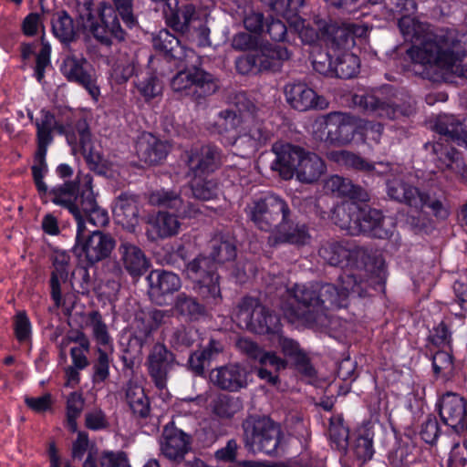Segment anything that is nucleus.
Wrapping results in <instances>:
<instances>
[{
	"label": "nucleus",
	"instance_id": "nucleus-58",
	"mask_svg": "<svg viewBox=\"0 0 467 467\" xmlns=\"http://www.w3.org/2000/svg\"><path fill=\"white\" fill-rule=\"evenodd\" d=\"M91 328L93 337L97 343V348H102L106 350L114 351L112 338L108 332V327L102 322L98 313H93L92 315Z\"/></svg>",
	"mask_w": 467,
	"mask_h": 467
},
{
	"label": "nucleus",
	"instance_id": "nucleus-24",
	"mask_svg": "<svg viewBox=\"0 0 467 467\" xmlns=\"http://www.w3.org/2000/svg\"><path fill=\"white\" fill-rule=\"evenodd\" d=\"M118 252L120 265L130 276L140 277L148 271L150 262L145 252L137 244L122 241Z\"/></svg>",
	"mask_w": 467,
	"mask_h": 467
},
{
	"label": "nucleus",
	"instance_id": "nucleus-61",
	"mask_svg": "<svg viewBox=\"0 0 467 467\" xmlns=\"http://www.w3.org/2000/svg\"><path fill=\"white\" fill-rule=\"evenodd\" d=\"M134 72V59L127 55H121L112 65L111 76L117 83L122 84L127 82L133 76Z\"/></svg>",
	"mask_w": 467,
	"mask_h": 467
},
{
	"label": "nucleus",
	"instance_id": "nucleus-2",
	"mask_svg": "<svg viewBox=\"0 0 467 467\" xmlns=\"http://www.w3.org/2000/svg\"><path fill=\"white\" fill-rule=\"evenodd\" d=\"M367 280L357 278L354 274L340 275L338 285L308 284L296 285L289 293L304 306V311L284 308L290 322L302 320L308 326H327V311L346 307L350 296H365Z\"/></svg>",
	"mask_w": 467,
	"mask_h": 467
},
{
	"label": "nucleus",
	"instance_id": "nucleus-3",
	"mask_svg": "<svg viewBox=\"0 0 467 467\" xmlns=\"http://www.w3.org/2000/svg\"><path fill=\"white\" fill-rule=\"evenodd\" d=\"M133 1L112 0L115 10L110 5L103 4L96 14L92 9V0H77V11L81 26L106 47L111 45L112 36L118 40H124L125 32L115 11L128 27L135 26L138 22L133 13Z\"/></svg>",
	"mask_w": 467,
	"mask_h": 467
},
{
	"label": "nucleus",
	"instance_id": "nucleus-15",
	"mask_svg": "<svg viewBox=\"0 0 467 467\" xmlns=\"http://www.w3.org/2000/svg\"><path fill=\"white\" fill-rule=\"evenodd\" d=\"M303 5V0H299L298 3H291V5H287L284 10V12L279 10H272L276 16H281L285 19L288 23L290 28H293L299 36L301 40L306 43L312 45L317 40H321L322 42H327L328 37H333V34H325L327 28L330 26H334L333 24H327L325 21H317L316 25L318 28V31L310 26L309 23H306V20L302 19L297 16V9Z\"/></svg>",
	"mask_w": 467,
	"mask_h": 467
},
{
	"label": "nucleus",
	"instance_id": "nucleus-13",
	"mask_svg": "<svg viewBox=\"0 0 467 467\" xmlns=\"http://www.w3.org/2000/svg\"><path fill=\"white\" fill-rule=\"evenodd\" d=\"M171 88L181 97L194 94L207 96L217 90L218 84L211 74L199 67H193L179 70L171 80Z\"/></svg>",
	"mask_w": 467,
	"mask_h": 467
},
{
	"label": "nucleus",
	"instance_id": "nucleus-51",
	"mask_svg": "<svg viewBox=\"0 0 467 467\" xmlns=\"http://www.w3.org/2000/svg\"><path fill=\"white\" fill-rule=\"evenodd\" d=\"M210 255L213 262L218 265L234 260L236 256L235 246L228 240L223 239L222 236H214L210 241Z\"/></svg>",
	"mask_w": 467,
	"mask_h": 467
},
{
	"label": "nucleus",
	"instance_id": "nucleus-19",
	"mask_svg": "<svg viewBox=\"0 0 467 467\" xmlns=\"http://www.w3.org/2000/svg\"><path fill=\"white\" fill-rule=\"evenodd\" d=\"M439 414L443 423L456 433L467 431V400L454 392H446L439 400Z\"/></svg>",
	"mask_w": 467,
	"mask_h": 467
},
{
	"label": "nucleus",
	"instance_id": "nucleus-43",
	"mask_svg": "<svg viewBox=\"0 0 467 467\" xmlns=\"http://www.w3.org/2000/svg\"><path fill=\"white\" fill-rule=\"evenodd\" d=\"M359 211V203L356 200L342 202L336 205L331 212V221L352 235L355 217Z\"/></svg>",
	"mask_w": 467,
	"mask_h": 467
},
{
	"label": "nucleus",
	"instance_id": "nucleus-41",
	"mask_svg": "<svg viewBox=\"0 0 467 467\" xmlns=\"http://www.w3.org/2000/svg\"><path fill=\"white\" fill-rule=\"evenodd\" d=\"M149 202L156 206L176 209L184 217H193L199 212V209L192 204H189L187 208H182V200L179 194L164 189L152 192L149 196Z\"/></svg>",
	"mask_w": 467,
	"mask_h": 467
},
{
	"label": "nucleus",
	"instance_id": "nucleus-31",
	"mask_svg": "<svg viewBox=\"0 0 467 467\" xmlns=\"http://www.w3.org/2000/svg\"><path fill=\"white\" fill-rule=\"evenodd\" d=\"M146 235L150 241H157L176 235L181 223L178 218L166 212H159L147 221Z\"/></svg>",
	"mask_w": 467,
	"mask_h": 467
},
{
	"label": "nucleus",
	"instance_id": "nucleus-60",
	"mask_svg": "<svg viewBox=\"0 0 467 467\" xmlns=\"http://www.w3.org/2000/svg\"><path fill=\"white\" fill-rule=\"evenodd\" d=\"M136 88L140 94L146 99L150 100L162 92V85L158 78L152 73H147L146 76L139 78Z\"/></svg>",
	"mask_w": 467,
	"mask_h": 467
},
{
	"label": "nucleus",
	"instance_id": "nucleus-16",
	"mask_svg": "<svg viewBox=\"0 0 467 467\" xmlns=\"http://www.w3.org/2000/svg\"><path fill=\"white\" fill-rule=\"evenodd\" d=\"M393 229L392 223H388L380 211L370 208L367 204H359L352 235L363 234L375 238L387 239L393 235Z\"/></svg>",
	"mask_w": 467,
	"mask_h": 467
},
{
	"label": "nucleus",
	"instance_id": "nucleus-22",
	"mask_svg": "<svg viewBox=\"0 0 467 467\" xmlns=\"http://www.w3.org/2000/svg\"><path fill=\"white\" fill-rule=\"evenodd\" d=\"M113 215L116 222L130 233H135L139 223V198L130 192L120 193L114 202Z\"/></svg>",
	"mask_w": 467,
	"mask_h": 467
},
{
	"label": "nucleus",
	"instance_id": "nucleus-34",
	"mask_svg": "<svg viewBox=\"0 0 467 467\" xmlns=\"http://www.w3.org/2000/svg\"><path fill=\"white\" fill-rule=\"evenodd\" d=\"M147 363L150 375L153 379H164L175 367L173 354L161 344L153 346Z\"/></svg>",
	"mask_w": 467,
	"mask_h": 467
},
{
	"label": "nucleus",
	"instance_id": "nucleus-1",
	"mask_svg": "<svg viewBox=\"0 0 467 467\" xmlns=\"http://www.w3.org/2000/svg\"><path fill=\"white\" fill-rule=\"evenodd\" d=\"M386 5L393 17L400 16L399 28L404 39L412 43L406 54L416 74L444 80L467 78V66L462 64L465 35L454 29L433 30L431 25L411 17L417 8L413 0H388Z\"/></svg>",
	"mask_w": 467,
	"mask_h": 467
},
{
	"label": "nucleus",
	"instance_id": "nucleus-11",
	"mask_svg": "<svg viewBox=\"0 0 467 467\" xmlns=\"http://www.w3.org/2000/svg\"><path fill=\"white\" fill-rule=\"evenodd\" d=\"M245 446L255 451L273 454L280 443L282 431L280 426L269 418L248 417L243 422Z\"/></svg>",
	"mask_w": 467,
	"mask_h": 467
},
{
	"label": "nucleus",
	"instance_id": "nucleus-38",
	"mask_svg": "<svg viewBox=\"0 0 467 467\" xmlns=\"http://www.w3.org/2000/svg\"><path fill=\"white\" fill-rule=\"evenodd\" d=\"M368 32V27L364 23H348L341 26H330L325 34H333L336 40L339 41L343 49H350L355 46V38L364 37Z\"/></svg>",
	"mask_w": 467,
	"mask_h": 467
},
{
	"label": "nucleus",
	"instance_id": "nucleus-48",
	"mask_svg": "<svg viewBox=\"0 0 467 467\" xmlns=\"http://www.w3.org/2000/svg\"><path fill=\"white\" fill-rule=\"evenodd\" d=\"M67 258L66 255H61V260L56 258L54 262V271L50 278L51 297L57 307L63 306L61 285L67 280Z\"/></svg>",
	"mask_w": 467,
	"mask_h": 467
},
{
	"label": "nucleus",
	"instance_id": "nucleus-46",
	"mask_svg": "<svg viewBox=\"0 0 467 467\" xmlns=\"http://www.w3.org/2000/svg\"><path fill=\"white\" fill-rule=\"evenodd\" d=\"M359 58L349 52V49L340 48L335 60L333 77L340 78H351L355 77L359 70Z\"/></svg>",
	"mask_w": 467,
	"mask_h": 467
},
{
	"label": "nucleus",
	"instance_id": "nucleus-29",
	"mask_svg": "<svg viewBox=\"0 0 467 467\" xmlns=\"http://www.w3.org/2000/svg\"><path fill=\"white\" fill-rule=\"evenodd\" d=\"M166 24L179 32H186L195 18L196 8L192 4H182L179 0H167L163 7Z\"/></svg>",
	"mask_w": 467,
	"mask_h": 467
},
{
	"label": "nucleus",
	"instance_id": "nucleus-57",
	"mask_svg": "<svg viewBox=\"0 0 467 467\" xmlns=\"http://www.w3.org/2000/svg\"><path fill=\"white\" fill-rule=\"evenodd\" d=\"M37 145L48 147L53 141L52 132L56 128L57 121L53 114L42 111L40 120L36 123Z\"/></svg>",
	"mask_w": 467,
	"mask_h": 467
},
{
	"label": "nucleus",
	"instance_id": "nucleus-27",
	"mask_svg": "<svg viewBox=\"0 0 467 467\" xmlns=\"http://www.w3.org/2000/svg\"><path fill=\"white\" fill-rule=\"evenodd\" d=\"M310 235L306 224L293 225L289 220V215L285 220H281L274 230L270 233L268 243L271 245H276L283 243L294 244H306L309 242Z\"/></svg>",
	"mask_w": 467,
	"mask_h": 467
},
{
	"label": "nucleus",
	"instance_id": "nucleus-64",
	"mask_svg": "<svg viewBox=\"0 0 467 467\" xmlns=\"http://www.w3.org/2000/svg\"><path fill=\"white\" fill-rule=\"evenodd\" d=\"M99 462L101 467H131L128 455L123 451H103Z\"/></svg>",
	"mask_w": 467,
	"mask_h": 467
},
{
	"label": "nucleus",
	"instance_id": "nucleus-63",
	"mask_svg": "<svg viewBox=\"0 0 467 467\" xmlns=\"http://www.w3.org/2000/svg\"><path fill=\"white\" fill-rule=\"evenodd\" d=\"M331 113L317 118L312 125L315 140L332 145L333 129Z\"/></svg>",
	"mask_w": 467,
	"mask_h": 467
},
{
	"label": "nucleus",
	"instance_id": "nucleus-47",
	"mask_svg": "<svg viewBox=\"0 0 467 467\" xmlns=\"http://www.w3.org/2000/svg\"><path fill=\"white\" fill-rule=\"evenodd\" d=\"M67 140L72 146L73 150H80L88 161H99V155L92 152L91 134L85 123L78 125V135L67 134Z\"/></svg>",
	"mask_w": 467,
	"mask_h": 467
},
{
	"label": "nucleus",
	"instance_id": "nucleus-6",
	"mask_svg": "<svg viewBox=\"0 0 467 467\" xmlns=\"http://www.w3.org/2000/svg\"><path fill=\"white\" fill-rule=\"evenodd\" d=\"M255 107L248 102L245 109L238 108V113L232 110H223L218 115L216 125L219 132L224 135V143L240 147L246 145L247 150L244 154L254 152L257 147L265 142L268 135L254 122V111Z\"/></svg>",
	"mask_w": 467,
	"mask_h": 467
},
{
	"label": "nucleus",
	"instance_id": "nucleus-10",
	"mask_svg": "<svg viewBox=\"0 0 467 467\" xmlns=\"http://www.w3.org/2000/svg\"><path fill=\"white\" fill-rule=\"evenodd\" d=\"M235 318L241 327L257 334L278 336L281 331L279 317L253 297H244L240 302Z\"/></svg>",
	"mask_w": 467,
	"mask_h": 467
},
{
	"label": "nucleus",
	"instance_id": "nucleus-9",
	"mask_svg": "<svg viewBox=\"0 0 467 467\" xmlns=\"http://www.w3.org/2000/svg\"><path fill=\"white\" fill-rule=\"evenodd\" d=\"M72 212L75 213V220L77 222L74 253L86 261L88 265H93L108 258L116 244L113 237L99 230L92 231L87 234V231H84V223L80 218L79 213L76 208Z\"/></svg>",
	"mask_w": 467,
	"mask_h": 467
},
{
	"label": "nucleus",
	"instance_id": "nucleus-33",
	"mask_svg": "<svg viewBox=\"0 0 467 467\" xmlns=\"http://www.w3.org/2000/svg\"><path fill=\"white\" fill-rule=\"evenodd\" d=\"M434 130L458 145L467 149V117L460 119L453 115H444L437 119Z\"/></svg>",
	"mask_w": 467,
	"mask_h": 467
},
{
	"label": "nucleus",
	"instance_id": "nucleus-26",
	"mask_svg": "<svg viewBox=\"0 0 467 467\" xmlns=\"http://www.w3.org/2000/svg\"><path fill=\"white\" fill-rule=\"evenodd\" d=\"M328 158L340 165H345L356 170L385 175L389 172H398L400 167H391L389 163H369L360 156L348 150H337L329 153Z\"/></svg>",
	"mask_w": 467,
	"mask_h": 467
},
{
	"label": "nucleus",
	"instance_id": "nucleus-40",
	"mask_svg": "<svg viewBox=\"0 0 467 467\" xmlns=\"http://www.w3.org/2000/svg\"><path fill=\"white\" fill-rule=\"evenodd\" d=\"M373 439L374 431L370 422L363 423L357 429L352 450L362 463L371 460L374 455Z\"/></svg>",
	"mask_w": 467,
	"mask_h": 467
},
{
	"label": "nucleus",
	"instance_id": "nucleus-44",
	"mask_svg": "<svg viewBox=\"0 0 467 467\" xmlns=\"http://www.w3.org/2000/svg\"><path fill=\"white\" fill-rule=\"evenodd\" d=\"M238 346L241 349L245 351L250 357L258 359L259 362L265 366L270 367L275 371L285 368L286 361L277 357L273 352H265L261 350L258 346L251 340L240 339Z\"/></svg>",
	"mask_w": 467,
	"mask_h": 467
},
{
	"label": "nucleus",
	"instance_id": "nucleus-50",
	"mask_svg": "<svg viewBox=\"0 0 467 467\" xmlns=\"http://www.w3.org/2000/svg\"><path fill=\"white\" fill-rule=\"evenodd\" d=\"M327 435L333 448L338 451H346L349 431L345 426L343 417L340 414L333 415L329 419Z\"/></svg>",
	"mask_w": 467,
	"mask_h": 467
},
{
	"label": "nucleus",
	"instance_id": "nucleus-52",
	"mask_svg": "<svg viewBox=\"0 0 467 467\" xmlns=\"http://www.w3.org/2000/svg\"><path fill=\"white\" fill-rule=\"evenodd\" d=\"M47 148L37 145V150L34 156V163L31 168L35 184L40 194H46L47 192V186L44 182V177L48 171L46 161Z\"/></svg>",
	"mask_w": 467,
	"mask_h": 467
},
{
	"label": "nucleus",
	"instance_id": "nucleus-49",
	"mask_svg": "<svg viewBox=\"0 0 467 467\" xmlns=\"http://www.w3.org/2000/svg\"><path fill=\"white\" fill-rule=\"evenodd\" d=\"M213 414L221 420H230L243 409L242 402L229 395H218L210 403Z\"/></svg>",
	"mask_w": 467,
	"mask_h": 467
},
{
	"label": "nucleus",
	"instance_id": "nucleus-42",
	"mask_svg": "<svg viewBox=\"0 0 467 467\" xmlns=\"http://www.w3.org/2000/svg\"><path fill=\"white\" fill-rule=\"evenodd\" d=\"M278 344L283 353L293 359L296 369L305 377L312 378L316 370L309 362L308 358L300 350L298 344L293 339L278 335Z\"/></svg>",
	"mask_w": 467,
	"mask_h": 467
},
{
	"label": "nucleus",
	"instance_id": "nucleus-35",
	"mask_svg": "<svg viewBox=\"0 0 467 467\" xmlns=\"http://www.w3.org/2000/svg\"><path fill=\"white\" fill-rule=\"evenodd\" d=\"M259 69L262 71H277L283 63L290 58L286 47L280 45L266 44L256 51Z\"/></svg>",
	"mask_w": 467,
	"mask_h": 467
},
{
	"label": "nucleus",
	"instance_id": "nucleus-25",
	"mask_svg": "<svg viewBox=\"0 0 467 467\" xmlns=\"http://www.w3.org/2000/svg\"><path fill=\"white\" fill-rule=\"evenodd\" d=\"M149 295L159 304H162L166 295L177 292L182 282L178 275L165 270H152L147 276Z\"/></svg>",
	"mask_w": 467,
	"mask_h": 467
},
{
	"label": "nucleus",
	"instance_id": "nucleus-23",
	"mask_svg": "<svg viewBox=\"0 0 467 467\" xmlns=\"http://www.w3.org/2000/svg\"><path fill=\"white\" fill-rule=\"evenodd\" d=\"M153 47L163 52L167 58L177 61L178 67H186L195 57L192 49L183 47L181 41L166 29L159 31L153 37Z\"/></svg>",
	"mask_w": 467,
	"mask_h": 467
},
{
	"label": "nucleus",
	"instance_id": "nucleus-37",
	"mask_svg": "<svg viewBox=\"0 0 467 467\" xmlns=\"http://www.w3.org/2000/svg\"><path fill=\"white\" fill-rule=\"evenodd\" d=\"M325 45L327 47V52L321 50L313 52L312 65L314 69L319 74L333 77L335 60L337 59V53L340 51L341 45L334 36L328 37Z\"/></svg>",
	"mask_w": 467,
	"mask_h": 467
},
{
	"label": "nucleus",
	"instance_id": "nucleus-62",
	"mask_svg": "<svg viewBox=\"0 0 467 467\" xmlns=\"http://www.w3.org/2000/svg\"><path fill=\"white\" fill-rule=\"evenodd\" d=\"M97 358L92 362L94 379H106L109 376L113 351L96 348Z\"/></svg>",
	"mask_w": 467,
	"mask_h": 467
},
{
	"label": "nucleus",
	"instance_id": "nucleus-53",
	"mask_svg": "<svg viewBox=\"0 0 467 467\" xmlns=\"http://www.w3.org/2000/svg\"><path fill=\"white\" fill-rule=\"evenodd\" d=\"M88 349L89 343L86 338L81 340L80 346L71 348L70 356L73 365L66 369L67 379H77L79 377L78 371L84 369L88 365L86 355Z\"/></svg>",
	"mask_w": 467,
	"mask_h": 467
},
{
	"label": "nucleus",
	"instance_id": "nucleus-4",
	"mask_svg": "<svg viewBox=\"0 0 467 467\" xmlns=\"http://www.w3.org/2000/svg\"><path fill=\"white\" fill-rule=\"evenodd\" d=\"M50 193L53 195L52 202L67 209L74 217L75 213L72 211L75 208L78 210L84 223V231H87V222L97 227L108 224L109 220L108 212L96 201L92 177L89 174L78 177V186L75 182H65L54 187Z\"/></svg>",
	"mask_w": 467,
	"mask_h": 467
},
{
	"label": "nucleus",
	"instance_id": "nucleus-20",
	"mask_svg": "<svg viewBox=\"0 0 467 467\" xmlns=\"http://www.w3.org/2000/svg\"><path fill=\"white\" fill-rule=\"evenodd\" d=\"M191 449V437L174 424L165 425L160 441L161 454L169 461L180 462Z\"/></svg>",
	"mask_w": 467,
	"mask_h": 467
},
{
	"label": "nucleus",
	"instance_id": "nucleus-30",
	"mask_svg": "<svg viewBox=\"0 0 467 467\" xmlns=\"http://www.w3.org/2000/svg\"><path fill=\"white\" fill-rule=\"evenodd\" d=\"M136 149L139 158L145 163L152 165L166 158L170 145L151 133H143L137 140Z\"/></svg>",
	"mask_w": 467,
	"mask_h": 467
},
{
	"label": "nucleus",
	"instance_id": "nucleus-32",
	"mask_svg": "<svg viewBox=\"0 0 467 467\" xmlns=\"http://www.w3.org/2000/svg\"><path fill=\"white\" fill-rule=\"evenodd\" d=\"M333 129V146H345L349 144L355 134H358V118L348 113L331 112Z\"/></svg>",
	"mask_w": 467,
	"mask_h": 467
},
{
	"label": "nucleus",
	"instance_id": "nucleus-12",
	"mask_svg": "<svg viewBox=\"0 0 467 467\" xmlns=\"http://www.w3.org/2000/svg\"><path fill=\"white\" fill-rule=\"evenodd\" d=\"M59 69L69 82L80 85L94 100L99 99L100 89L97 84L95 70L82 54L69 52L62 59Z\"/></svg>",
	"mask_w": 467,
	"mask_h": 467
},
{
	"label": "nucleus",
	"instance_id": "nucleus-18",
	"mask_svg": "<svg viewBox=\"0 0 467 467\" xmlns=\"http://www.w3.org/2000/svg\"><path fill=\"white\" fill-rule=\"evenodd\" d=\"M389 90V88H386L375 93L357 94L353 97V102L364 111L379 118L393 119L400 115H410L412 109L401 110L396 107L395 103L387 97Z\"/></svg>",
	"mask_w": 467,
	"mask_h": 467
},
{
	"label": "nucleus",
	"instance_id": "nucleus-39",
	"mask_svg": "<svg viewBox=\"0 0 467 467\" xmlns=\"http://www.w3.org/2000/svg\"><path fill=\"white\" fill-rule=\"evenodd\" d=\"M325 190L337 196H346L351 200L366 202L368 193L359 186L354 185L348 179L332 175L325 182Z\"/></svg>",
	"mask_w": 467,
	"mask_h": 467
},
{
	"label": "nucleus",
	"instance_id": "nucleus-45",
	"mask_svg": "<svg viewBox=\"0 0 467 467\" xmlns=\"http://www.w3.org/2000/svg\"><path fill=\"white\" fill-rule=\"evenodd\" d=\"M126 398L132 413L139 418H146L150 413V401L144 388L138 381H129Z\"/></svg>",
	"mask_w": 467,
	"mask_h": 467
},
{
	"label": "nucleus",
	"instance_id": "nucleus-59",
	"mask_svg": "<svg viewBox=\"0 0 467 467\" xmlns=\"http://www.w3.org/2000/svg\"><path fill=\"white\" fill-rule=\"evenodd\" d=\"M84 408V399L78 392L71 393L67 400V426L72 432L77 431V419L80 416Z\"/></svg>",
	"mask_w": 467,
	"mask_h": 467
},
{
	"label": "nucleus",
	"instance_id": "nucleus-54",
	"mask_svg": "<svg viewBox=\"0 0 467 467\" xmlns=\"http://www.w3.org/2000/svg\"><path fill=\"white\" fill-rule=\"evenodd\" d=\"M54 35L61 42H70L76 35V27L73 19L65 11L57 12L52 21Z\"/></svg>",
	"mask_w": 467,
	"mask_h": 467
},
{
	"label": "nucleus",
	"instance_id": "nucleus-55",
	"mask_svg": "<svg viewBox=\"0 0 467 467\" xmlns=\"http://www.w3.org/2000/svg\"><path fill=\"white\" fill-rule=\"evenodd\" d=\"M191 188L193 196L203 201L214 199L219 193L217 182L208 176L192 177Z\"/></svg>",
	"mask_w": 467,
	"mask_h": 467
},
{
	"label": "nucleus",
	"instance_id": "nucleus-14",
	"mask_svg": "<svg viewBox=\"0 0 467 467\" xmlns=\"http://www.w3.org/2000/svg\"><path fill=\"white\" fill-rule=\"evenodd\" d=\"M289 213L287 203L279 196L270 193L254 201L248 212L254 223L265 232H272L273 223L279 218L285 220Z\"/></svg>",
	"mask_w": 467,
	"mask_h": 467
},
{
	"label": "nucleus",
	"instance_id": "nucleus-17",
	"mask_svg": "<svg viewBox=\"0 0 467 467\" xmlns=\"http://www.w3.org/2000/svg\"><path fill=\"white\" fill-rule=\"evenodd\" d=\"M284 95L286 103L295 110L305 112L312 109H325L327 99L302 81H291L285 85Z\"/></svg>",
	"mask_w": 467,
	"mask_h": 467
},
{
	"label": "nucleus",
	"instance_id": "nucleus-28",
	"mask_svg": "<svg viewBox=\"0 0 467 467\" xmlns=\"http://www.w3.org/2000/svg\"><path fill=\"white\" fill-rule=\"evenodd\" d=\"M388 195L400 202L421 211L427 203L429 194L399 180H389L387 182Z\"/></svg>",
	"mask_w": 467,
	"mask_h": 467
},
{
	"label": "nucleus",
	"instance_id": "nucleus-8",
	"mask_svg": "<svg viewBox=\"0 0 467 467\" xmlns=\"http://www.w3.org/2000/svg\"><path fill=\"white\" fill-rule=\"evenodd\" d=\"M185 273L192 281L194 291L206 304L216 306L221 303L220 276L217 265L210 257L199 254L187 264Z\"/></svg>",
	"mask_w": 467,
	"mask_h": 467
},
{
	"label": "nucleus",
	"instance_id": "nucleus-56",
	"mask_svg": "<svg viewBox=\"0 0 467 467\" xmlns=\"http://www.w3.org/2000/svg\"><path fill=\"white\" fill-rule=\"evenodd\" d=\"M174 309L189 319H196L204 313L203 306L193 297L180 294L174 304Z\"/></svg>",
	"mask_w": 467,
	"mask_h": 467
},
{
	"label": "nucleus",
	"instance_id": "nucleus-7",
	"mask_svg": "<svg viewBox=\"0 0 467 467\" xmlns=\"http://www.w3.org/2000/svg\"><path fill=\"white\" fill-rule=\"evenodd\" d=\"M318 254L329 265L346 268L342 275L354 274L359 279L368 276L370 257L362 247L345 241H327L321 245Z\"/></svg>",
	"mask_w": 467,
	"mask_h": 467
},
{
	"label": "nucleus",
	"instance_id": "nucleus-36",
	"mask_svg": "<svg viewBox=\"0 0 467 467\" xmlns=\"http://www.w3.org/2000/svg\"><path fill=\"white\" fill-rule=\"evenodd\" d=\"M431 150L435 158L433 161L441 171L460 172L463 168V161L457 150L442 141L432 143Z\"/></svg>",
	"mask_w": 467,
	"mask_h": 467
},
{
	"label": "nucleus",
	"instance_id": "nucleus-5",
	"mask_svg": "<svg viewBox=\"0 0 467 467\" xmlns=\"http://www.w3.org/2000/svg\"><path fill=\"white\" fill-rule=\"evenodd\" d=\"M272 150L275 154L272 167L284 180L296 177L302 183L312 184L327 171L326 162L320 156L299 146L276 142Z\"/></svg>",
	"mask_w": 467,
	"mask_h": 467
},
{
	"label": "nucleus",
	"instance_id": "nucleus-21",
	"mask_svg": "<svg viewBox=\"0 0 467 467\" xmlns=\"http://www.w3.org/2000/svg\"><path fill=\"white\" fill-rule=\"evenodd\" d=\"M186 155L187 165L192 177L209 176L220 161V153L217 148L212 145L193 147Z\"/></svg>",
	"mask_w": 467,
	"mask_h": 467
}]
</instances>
